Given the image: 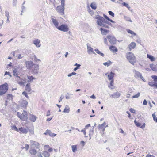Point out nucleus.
Returning a JSON list of instances; mask_svg holds the SVG:
<instances>
[{"label":"nucleus","instance_id":"nucleus-1","mask_svg":"<svg viewBox=\"0 0 157 157\" xmlns=\"http://www.w3.org/2000/svg\"><path fill=\"white\" fill-rule=\"evenodd\" d=\"M95 18L98 20L97 22L98 25L105 28H109L108 25L105 24L106 20L103 17L99 15H97L95 16Z\"/></svg>","mask_w":157,"mask_h":157},{"label":"nucleus","instance_id":"nucleus-2","mask_svg":"<svg viewBox=\"0 0 157 157\" xmlns=\"http://www.w3.org/2000/svg\"><path fill=\"white\" fill-rule=\"evenodd\" d=\"M126 57L129 62L134 65L136 62V59L134 54L131 52H128L126 54Z\"/></svg>","mask_w":157,"mask_h":157},{"label":"nucleus","instance_id":"nucleus-3","mask_svg":"<svg viewBox=\"0 0 157 157\" xmlns=\"http://www.w3.org/2000/svg\"><path fill=\"white\" fill-rule=\"evenodd\" d=\"M61 5L58 6L56 9V11L61 14H64L65 0H60Z\"/></svg>","mask_w":157,"mask_h":157},{"label":"nucleus","instance_id":"nucleus-4","mask_svg":"<svg viewBox=\"0 0 157 157\" xmlns=\"http://www.w3.org/2000/svg\"><path fill=\"white\" fill-rule=\"evenodd\" d=\"M17 115L18 117L23 121H26L28 119L27 112L25 111H23L22 114L17 112Z\"/></svg>","mask_w":157,"mask_h":157},{"label":"nucleus","instance_id":"nucleus-5","mask_svg":"<svg viewBox=\"0 0 157 157\" xmlns=\"http://www.w3.org/2000/svg\"><path fill=\"white\" fill-rule=\"evenodd\" d=\"M57 29L59 30L64 32H67L69 30L68 26L66 25L63 24L59 26Z\"/></svg>","mask_w":157,"mask_h":157},{"label":"nucleus","instance_id":"nucleus-6","mask_svg":"<svg viewBox=\"0 0 157 157\" xmlns=\"http://www.w3.org/2000/svg\"><path fill=\"white\" fill-rule=\"evenodd\" d=\"M39 69V65L36 64H34L31 68L33 73L35 74H38Z\"/></svg>","mask_w":157,"mask_h":157},{"label":"nucleus","instance_id":"nucleus-7","mask_svg":"<svg viewBox=\"0 0 157 157\" xmlns=\"http://www.w3.org/2000/svg\"><path fill=\"white\" fill-rule=\"evenodd\" d=\"M109 42L111 43L114 44L116 43V40L115 37L111 36H107Z\"/></svg>","mask_w":157,"mask_h":157},{"label":"nucleus","instance_id":"nucleus-8","mask_svg":"<svg viewBox=\"0 0 157 157\" xmlns=\"http://www.w3.org/2000/svg\"><path fill=\"white\" fill-rule=\"evenodd\" d=\"M25 79V78L22 79L19 77L17 78L16 80L19 85L21 86H24L26 82V81Z\"/></svg>","mask_w":157,"mask_h":157},{"label":"nucleus","instance_id":"nucleus-9","mask_svg":"<svg viewBox=\"0 0 157 157\" xmlns=\"http://www.w3.org/2000/svg\"><path fill=\"white\" fill-rule=\"evenodd\" d=\"M8 85L7 83H5L0 86V91H4L6 92L8 90Z\"/></svg>","mask_w":157,"mask_h":157},{"label":"nucleus","instance_id":"nucleus-10","mask_svg":"<svg viewBox=\"0 0 157 157\" xmlns=\"http://www.w3.org/2000/svg\"><path fill=\"white\" fill-rule=\"evenodd\" d=\"M26 67L28 69H30L34 64L31 61H26L25 62Z\"/></svg>","mask_w":157,"mask_h":157},{"label":"nucleus","instance_id":"nucleus-11","mask_svg":"<svg viewBox=\"0 0 157 157\" xmlns=\"http://www.w3.org/2000/svg\"><path fill=\"white\" fill-rule=\"evenodd\" d=\"M45 135H49L51 137H55L56 136V134L53 133L50 130L47 129L46 132L44 134Z\"/></svg>","mask_w":157,"mask_h":157},{"label":"nucleus","instance_id":"nucleus-12","mask_svg":"<svg viewBox=\"0 0 157 157\" xmlns=\"http://www.w3.org/2000/svg\"><path fill=\"white\" fill-rule=\"evenodd\" d=\"M90 44L89 43L87 44V52L89 54H90V53H92L94 54H95V52H94L93 49L90 46Z\"/></svg>","mask_w":157,"mask_h":157},{"label":"nucleus","instance_id":"nucleus-13","mask_svg":"<svg viewBox=\"0 0 157 157\" xmlns=\"http://www.w3.org/2000/svg\"><path fill=\"white\" fill-rule=\"evenodd\" d=\"M52 17H51V20L54 24L55 27L56 28H57L59 26V22L56 19H54V18H52Z\"/></svg>","mask_w":157,"mask_h":157},{"label":"nucleus","instance_id":"nucleus-14","mask_svg":"<svg viewBox=\"0 0 157 157\" xmlns=\"http://www.w3.org/2000/svg\"><path fill=\"white\" fill-rule=\"evenodd\" d=\"M18 132L20 133L26 134L28 132V131L26 128L21 127L19 128Z\"/></svg>","mask_w":157,"mask_h":157},{"label":"nucleus","instance_id":"nucleus-15","mask_svg":"<svg viewBox=\"0 0 157 157\" xmlns=\"http://www.w3.org/2000/svg\"><path fill=\"white\" fill-rule=\"evenodd\" d=\"M40 41L38 39H36L33 41V44L37 47H40L41 46L40 44Z\"/></svg>","mask_w":157,"mask_h":157},{"label":"nucleus","instance_id":"nucleus-16","mask_svg":"<svg viewBox=\"0 0 157 157\" xmlns=\"http://www.w3.org/2000/svg\"><path fill=\"white\" fill-rule=\"evenodd\" d=\"M134 122L136 126L137 127H140L141 128H144L145 126V123H144L142 125H141V124L139 122H137L136 120L134 121Z\"/></svg>","mask_w":157,"mask_h":157},{"label":"nucleus","instance_id":"nucleus-17","mask_svg":"<svg viewBox=\"0 0 157 157\" xmlns=\"http://www.w3.org/2000/svg\"><path fill=\"white\" fill-rule=\"evenodd\" d=\"M136 46V44L135 43L133 42L131 43L128 46L129 51H131L132 49L135 48Z\"/></svg>","mask_w":157,"mask_h":157},{"label":"nucleus","instance_id":"nucleus-18","mask_svg":"<svg viewBox=\"0 0 157 157\" xmlns=\"http://www.w3.org/2000/svg\"><path fill=\"white\" fill-rule=\"evenodd\" d=\"M106 124L105 122H104L102 124H99L98 126V128L99 129H103V131H104L105 127H108V125H107L105 127H104L105 125H106Z\"/></svg>","mask_w":157,"mask_h":157},{"label":"nucleus","instance_id":"nucleus-19","mask_svg":"<svg viewBox=\"0 0 157 157\" xmlns=\"http://www.w3.org/2000/svg\"><path fill=\"white\" fill-rule=\"evenodd\" d=\"M100 30L102 34L104 35H106V34L109 32V30L104 29L102 28H100Z\"/></svg>","mask_w":157,"mask_h":157},{"label":"nucleus","instance_id":"nucleus-20","mask_svg":"<svg viewBox=\"0 0 157 157\" xmlns=\"http://www.w3.org/2000/svg\"><path fill=\"white\" fill-rule=\"evenodd\" d=\"M30 143L32 145L35 146L37 148H39L38 146L39 144L38 142L33 140H31Z\"/></svg>","mask_w":157,"mask_h":157},{"label":"nucleus","instance_id":"nucleus-21","mask_svg":"<svg viewBox=\"0 0 157 157\" xmlns=\"http://www.w3.org/2000/svg\"><path fill=\"white\" fill-rule=\"evenodd\" d=\"M109 49L113 53L116 52L117 51V48L113 46L110 47Z\"/></svg>","mask_w":157,"mask_h":157},{"label":"nucleus","instance_id":"nucleus-22","mask_svg":"<svg viewBox=\"0 0 157 157\" xmlns=\"http://www.w3.org/2000/svg\"><path fill=\"white\" fill-rule=\"evenodd\" d=\"M148 85L151 87H154L157 88V83L151 81L148 83Z\"/></svg>","mask_w":157,"mask_h":157},{"label":"nucleus","instance_id":"nucleus-23","mask_svg":"<svg viewBox=\"0 0 157 157\" xmlns=\"http://www.w3.org/2000/svg\"><path fill=\"white\" fill-rule=\"evenodd\" d=\"M25 90L28 92H30L31 90V89L30 87V86L29 83L27 84L25 87Z\"/></svg>","mask_w":157,"mask_h":157},{"label":"nucleus","instance_id":"nucleus-24","mask_svg":"<svg viewBox=\"0 0 157 157\" xmlns=\"http://www.w3.org/2000/svg\"><path fill=\"white\" fill-rule=\"evenodd\" d=\"M70 111V107L68 105H66L63 112L68 113Z\"/></svg>","mask_w":157,"mask_h":157},{"label":"nucleus","instance_id":"nucleus-25","mask_svg":"<svg viewBox=\"0 0 157 157\" xmlns=\"http://www.w3.org/2000/svg\"><path fill=\"white\" fill-rule=\"evenodd\" d=\"M150 67L152 70L155 71H157V68L156 66L153 64H150Z\"/></svg>","mask_w":157,"mask_h":157},{"label":"nucleus","instance_id":"nucleus-26","mask_svg":"<svg viewBox=\"0 0 157 157\" xmlns=\"http://www.w3.org/2000/svg\"><path fill=\"white\" fill-rule=\"evenodd\" d=\"M147 57L150 59L152 61H153L155 60V58L153 56L150 54H147Z\"/></svg>","mask_w":157,"mask_h":157},{"label":"nucleus","instance_id":"nucleus-27","mask_svg":"<svg viewBox=\"0 0 157 157\" xmlns=\"http://www.w3.org/2000/svg\"><path fill=\"white\" fill-rule=\"evenodd\" d=\"M29 152L31 155H35L37 153V151L34 149L32 148L30 149Z\"/></svg>","mask_w":157,"mask_h":157},{"label":"nucleus","instance_id":"nucleus-28","mask_svg":"<svg viewBox=\"0 0 157 157\" xmlns=\"http://www.w3.org/2000/svg\"><path fill=\"white\" fill-rule=\"evenodd\" d=\"M114 73L112 72H111L110 73V74H109L108 75V79L109 80H112L113 78V77L114 76Z\"/></svg>","mask_w":157,"mask_h":157},{"label":"nucleus","instance_id":"nucleus-29","mask_svg":"<svg viewBox=\"0 0 157 157\" xmlns=\"http://www.w3.org/2000/svg\"><path fill=\"white\" fill-rule=\"evenodd\" d=\"M27 78L28 79L27 82H29V83L30 82H32L33 80L35 78H34L32 76H27Z\"/></svg>","mask_w":157,"mask_h":157},{"label":"nucleus","instance_id":"nucleus-30","mask_svg":"<svg viewBox=\"0 0 157 157\" xmlns=\"http://www.w3.org/2000/svg\"><path fill=\"white\" fill-rule=\"evenodd\" d=\"M90 6L91 8L95 10L97 8L95 2L92 3Z\"/></svg>","mask_w":157,"mask_h":157},{"label":"nucleus","instance_id":"nucleus-31","mask_svg":"<svg viewBox=\"0 0 157 157\" xmlns=\"http://www.w3.org/2000/svg\"><path fill=\"white\" fill-rule=\"evenodd\" d=\"M31 116L30 117V120L32 121H33V122H35L36 120V117L33 115H31Z\"/></svg>","mask_w":157,"mask_h":157},{"label":"nucleus","instance_id":"nucleus-32","mask_svg":"<svg viewBox=\"0 0 157 157\" xmlns=\"http://www.w3.org/2000/svg\"><path fill=\"white\" fill-rule=\"evenodd\" d=\"M13 75L16 76L17 78L19 77L18 75L17 70L15 68L13 70Z\"/></svg>","mask_w":157,"mask_h":157},{"label":"nucleus","instance_id":"nucleus-33","mask_svg":"<svg viewBox=\"0 0 157 157\" xmlns=\"http://www.w3.org/2000/svg\"><path fill=\"white\" fill-rule=\"evenodd\" d=\"M127 32L131 34L132 36H135L136 34L133 31L129 29H127Z\"/></svg>","mask_w":157,"mask_h":157},{"label":"nucleus","instance_id":"nucleus-34","mask_svg":"<svg viewBox=\"0 0 157 157\" xmlns=\"http://www.w3.org/2000/svg\"><path fill=\"white\" fill-rule=\"evenodd\" d=\"M112 63L109 60L107 62L104 63H103V64L104 66L108 67Z\"/></svg>","mask_w":157,"mask_h":157},{"label":"nucleus","instance_id":"nucleus-35","mask_svg":"<svg viewBox=\"0 0 157 157\" xmlns=\"http://www.w3.org/2000/svg\"><path fill=\"white\" fill-rule=\"evenodd\" d=\"M110 96L111 97H112L114 98H117L118 97V94L116 92L115 93H114L112 94H110Z\"/></svg>","mask_w":157,"mask_h":157},{"label":"nucleus","instance_id":"nucleus-36","mask_svg":"<svg viewBox=\"0 0 157 157\" xmlns=\"http://www.w3.org/2000/svg\"><path fill=\"white\" fill-rule=\"evenodd\" d=\"M32 59L33 60L36 62L40 61V59L37 58V57L35 55H34L33 56Z\"/></svg>","mask_w":157,"mask_h":157},{"label":"nucleus","instance_id":"nucleus-37","mask_svg":"<svg viewBox=\"0 0 157 157\" xmlns=\"http://www.w3.org/2000/svg\"><path fill=\"white\" fill-rule=\"evenodd\" d=\"M43 154L45 157H49L50 156V154L47 151H44Z\"/></svg>","mask_w":157,"mask_h":157},{"label":"nucleus","instance_id":"nucleus-38","mask_svg":"<svg viewBox=\"0 0 157 157\" xmlns=\"http://www.w3.org/2000/svg\"><path fill=\"white\" fill-rule=\"evenodd\" d=\"M72 95V94H70L69 93H67L65 97L67 99L72 98L71 96Z\"/></svg>","mask_w":157,"mask_h":157},{"label":"nucleus","instance_id":"nucleus-39","mask_svg":"<svg viewBox=\"0 0 157 157\" xmlns=\"http://www.w3.org/2000/svg\"><path fill=\"white\" fill-rule=\"evenodd\" d=\"M152 116L153 117V119L154 121L157 123V117L155 115V112H154L152 114Z\"/></svg>","mask_w":157,"mask_h":157},{"label":"nucleus","instance_id":"nucleus-40","mask_svg":"<svg viewBox=\"0 0 157 157\" xmlns=\"http://www.w3.org/2000/svg\"><path fill=\"white\" fill-rule=\"evenodd\" d=\"M71 148L72 151L73 152H75L77 150L76 145H72L71 146Z\"/></svg>","mask_w":157,"mask_h":157},{"label":"nucleus","instance_id":"nucleus-41","mask_svg":"<svg viewBox=\"0 0 157 157\" xmlns=\"http://www.w3.org/2000/svg\"><path fill=\"white\" fill-rule=\"evenodd\" d=\"M28 104V102L26 100H23L22 102V105H23V106L26 107V106Z\"/></svg>","mask_w":157,"mask_h":157},{"label":"nucleus","instance_id":"nucleus-42","mask_svg":"<svg viewBox=\"0 0 157 157\" xmlns=\"http://www.w3.org/2000/svg\"><path fill=\"white\" fill-rule=\"evenodd\" d=\"M98 54H100L101 56H104V54L102 53L98 49H95L94 50Z\"/></svg>","mask_w":157,"mask_h":157},{"label":"nucleus","instance_id":"nucleus-43","mask_svg":"<svg viewBox=\"0 0 157 157\" xmlns=\"http://www.w3.org/2000/svg\"><path fill=\"white\" fill-rule=\"evenodd\" d=\"M113 81L111 80L110 83V85L109 86V88H110L111 89H113L114 87L113 86L112 84L113 82Z\"/></svg>","mask_w":157,"mask_h":157},{"label":"nucleus","instance_id":"nucleus-44","mask_svg":"<svg viewBox=\"0 0 157 157\" xmlns=\"http://www.w3.org/2000/svg\"><path fill=\"white\" fill-rule=\"evenodd\" d=\"M151 77L153 79L154 82H157V76L152 75L151 76Z\"/></svg>","mask_w":157,"mask_h":157},{"label":"nucleus","instance_id":"nucleus-45","mask_svg":"<svg viewBox=\"0 0 157 157\" xmlns=\"http://www.w3.org/2000/svg\"><path fill=\"white\" fill-rule=\"evenodd\" d=\"M140 95V93L139 92H138L136 94L133 95L132 97V98H137L139 97Z\"/></svg>","mask_w":157,"mask_h":157},{"label":"nucleus","instance_id":"nucleus-46","mask_svg":"<svg viewBox=\"0 0 157 157\" xmlns=\"http://www.w3.org/2000/svg\"><path fill=\"white\" fill-rule=\"evenodd\" d=\"M122 5L123 6H125L128 8V9L130 8V7H129V6L125 2H123L122 3Z\"/></svg>","mask_w":157,"mask_h":157},{"label":"nucleus","instance_id":"nucleus-47","mask_svg":"<svg viewBox=\"0 0 157 157\" xmlns=\"http://www.w3.org/2000/svg\"><path fill=\"white\" fill-rule=\"evenodd\" d=\"M7 97L10 100L12 99H13V96L11 94H9L7 95Z\"/></svg>","mask_w":157,"mask_h":157},{"label":"nucleus","instance_id":"nucleus-48","mask_svg":"<svg viewBox=\"0 0 157 157\" xmlns=\"http://www.w3.org/2000/svg\"><path fill=\"white\" fill-rule=\"evenodd\" d=\"M108 13L109 15L111 16L112 17H114V14L112 11H108Z\"/></svg>","mask_w":157,"mask_h":157},{"label":"nucleus","instance_id":"nucleus-49","mask_svg":"<svg viewBox=\"0 0 157 157\" xmlns=\"http://www.w3.org/2000/svg\"><path fill=\"white\" fill-rule=\"evenodd\" d=\"M76 74V73L75 72H73L70 73V74H69L67 76L68 77H70L72 76V75H75Z\"/></svg>","mask_w":157,"mask_h":157},{"label":"nucleus","instance_id":"nucleus-50","mask_svg":"<svg viewBox=\"0 0 157 157\" xmlns=\"http://www.w3.org/2000/svg\"><path fill=\"white\" fill-rule=\"evenodd\" d=\"M12 129L13 130H15L16 131H18V129L17 128L16 126L15 125H13L12 126Z\"/></svg>","mask_w":157,"mask_h":157},{"label":"nucleus","instance_id":"nucleus-51","mask_svg":"<svg viewBox=\"0 0 157 157\" xmlns=\"http://www.w3.org/2000/svg\"><path fill=\"white\" fill-rule=\"evenodd\" d=\"M22 94L23 95H24L27 98H28V96L26 92L24 91L22 92Z\"/></svg>","mask_w":157,"mask_h":157},{"label":"nucleus","instance_id":"nucleus-52","mask_svg":"<svg viewBox=\"0 0 157 157\" xmlns=\"http://www.w3.org/2000/svg\"><path fill=\"white\" fill-rule=\"evenodd\" d=\"M5 15L6 17L8 18L9 16V12L8 11H6L5 12Z\"/></svg>","mask_w":157,"mask_h":157},{"label":"nucleus","instance_id":"nucleus-53","mask_svg":"<svg viewBox=\"0 0 157 157\" xmlns=\"http://www.w3.org/2000/svg\"><path fill=\"white\" fill-rule=\"evenodd\" d=\"M103 38L104 39V43L107 45L108 44V42L106 38L105 37H104Z\"/></svg>","mask_w":157,"mask_h":157},{"label":"nucleus","instance_id":"nucleus-54","mask_svg":"<svg viewBox=\"0 0 157 157\" xmlns=\"http://www.w3.org/2000/svg\"><path fill=\"white\" fill-rule=\"evenodd\" d=\"M64 98V96L63 95H61L60 99L59 100V102H60L62 101V99H63Z\"/></svg>","mask_w":157,"mask_h":157},{"label":"nucleus","instance_id":"nucleus-55","mask_svg":"<svg viewBox=\"0 0 157 157\" xmlns=\"http://www.w3.org/2000/svg\"><path fill=\"white\" fill-rule=\"evenodd\" d=\"M129 110H130V112L132 113H135V110L131 108Z\"/></svg>","mask_w":157,"mask_h":157},{"label":"nucleus","instance_id":"nucleus-56","mask_svg":"<svg viewBox=\"0 0 157 157\" xmlns=\"http://www.w3.org/2000/svg\"><path fill=\"white\" fill-rule=\"evenodd\" d=\"M94 129H92V130H91L90 131V133H89V136H90L91 135H92L94 133Z\"/></svg>","mask_w":157,"mask_h":157},{"label":"nucleus","instance_id":"nucleus-57","mask_svg":"<svg viewBox=\"0 0 157 157\" xmlns=\"http://www.w3.org/2000/svg\"><path fill=\"white\" fill-rule=\"evenodd\" d=\"M17 0H13V3L14 6H15L16 5Z\"/></svg>","mask_w":157,"mask_h":157},{"label":"nucleus","instance_id":"nucleus-58","mask_svg":"<svg viewBox=\"0 0 157 157\" xmlns=\"http://www.w3.org/2000/svg\"><path fill=\"white\" fill-rule=\"evenodd\" d=\"M9 75V76L11 77H12V75L10 74V72H7L6 71L5 72L4 75Z\"/></svg>","mask_w":157,"mask_h":157},{"label":"nucleus","instance_id":"nucleus-59","mask_svg":"<svg viewBox=\"0 0 157 157\" xmlns=\"http://www.w3.org/2000/svg\"><path fill=\"white\" fill-rule=\"evenodd\" d=\"M25 148L26 150H27L29 148V145L28 144H25Z\"/></svg>","mask_w":157,"mask_h":157},{"label":"nucleus","instance_id":"nucleus-60","mask_svg":"<svg viewBox=\"0 0 157 157\" xmlns=\"http://www.w3.org/2000/svg\"><path fill=\"white\" fill-rule=\"evenodd\" d=\"M74 65L76 66V67L78 68V69L79 67L81 66L80 64L77 63L75 64Z\"/></svg>","mask_w":157,"mask_h":157},{"label":"nucleus","instance_id":"nucleus-61","mask_svg":"<svg viewBox=\"0 0 157 157\" xmlns=\"http://www.w3.org/2000/svg\"><path fill=\"white\" fill-rule=\"evenodd\" d=\"M6 92L3 91H0V95H2L5 94Z\"/></svg>","mask_w":157,"mask_h":157},{"label":"nucleus","instance_id":"nucleus-62","mask_svg":"<svg viewBox=\"0 0 157 157\" xmlns=\"http://www.w3.org/2000/svg\"><path fill=\"white\" fill-rule=\"evenodd\" d=\"M147 104V102L146 100L144 99L143 101V105H146Z\"/></svg>","mask_w":157,"mask_h":157},{"label":"nucleus","instance_id":"nucleus-63","mask_svg":"<svg viewBox=\"0 0 157 157\" xmlns=\"http://www.w3.org/2000/svg\"><path fill=\"white\" fill-rule=\"evenodd\" d=\"M103 16L105 18V19H106L107 20H109V18L106 15H105V14H103Z\"/></svg>","mask_w":157,"mask_h":157},{"label":"nucleus","instance_id":"nucleus-64","mask_svg":"<svg viewBox=\"0 0 157 157\" xmlns=\"http://www.w3.org/2000/svg\"><path fill=\"white\" fill-rule=\"evenodd\" d=\"M146 157H155V156L148 154L146 155Z\"/></svg>","mask_w":157,"mask_h":157}]
</instances>
